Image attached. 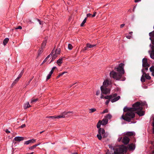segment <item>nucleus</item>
<instances>
[{
	"mask_svg": "<svg viewBox=\"0 0 154 154\" xmlns=\"http://www.w3.org/2000/svg\"><path fill=\"white\" fill-rule=\"evenodd\" d=\"M127 150L126 147L123 146H120L119 148H116L114 151L115 154H124Z\"/></svg>",
	"mask_w": 154,
	"mask_h": 154,
	"instance_id": "nucleus-4",
	"label": "nucleus"
},
{
	"mask_svg": "<svg viewBox=\"0 0 154 154\" xmlns=\"http://www.w3.org/2000/svg\"><path fill=\"white\" fill-rule=\"evenodd\" d=\"M62 63V59L60 58L57 61V63L59 66H60V64Z\"/></svg>",
	"mask_w": 154,
	"mask_h": 154,
	"instance_id": "nucleus-25",
	"label": "nucleus"
},
{
	"mask_svg": "<svg viewBox=\"0 0 154 154\" xmlns=\"http://www.w3.org/2000/svg\"><path fill=\"white\" fill-rule=\"evenodd\" d=\"M101 122L102 125H105L108 123V119L104 117L102 120L101 121Z\"/></svg>",
	"mask_w": 154,
	"mask_h": 154,
	"instance_id": "nucleus-17",
	"label": "nucleus"
},
{
	"mask_svg": "<svg viewBox=\"0 0 154 154\" xmlns=\"http://www.w3.org/2000/svg\"><path fill=\"white\" fill-rule=\"evenodd\" d=\"M46 118H51L52 119H56V116H47L46 117Z\"/></svg>",
	"mask_w": 154,
	"mask_h": 154,
	"instance_id": "nucleus-41",
	"label": "nucleus"
},
{
	"mask_svg": "<svg viewBox=\"0 0 154 154\" xmlns=\"http://www.w3.org/2000/svg\"><path fill=\"white\" fill-rule=\"evenodd\" d=\"M142 110H140L138 109L137 110L136 113L139 116H142L144 115L145 114L144 112L142 111Z\"/></svg>",
	"mask_w": 154,
	"mask_h": 154,
	"instance_id": "nucleus-15",
	"label": "nucleus"
},
{
	"mask_svg": "<svg viewBox=\"0 0 154 154\" xmlns=\"http://www.w3.org/2000/svg\"><path fill=\"white\" fill-rule=\"evenodd\" d=\"M38 100V98H35V99H33L32 98V100L31 101V102H30L31 103L33 104L34 103L36 102Z\"/></svg>",
	"mask_w": 154,
	"mask_h": 154,
	"instance_id": "nucleus-32",
	"label": "nucleus"
},
{
	"mask_svg": "<svg viewBox=\"0 0 154 154\" xmlns=\"http://www.w3.org/2000/svg\"><path fill=\"white\" fill-rule=\"evenodd\" d=\"M89 112L91 113L93 112L96 111V109L95 108H92L89 109Z\"/></svg>",
	"mask_w": 154,
	"mask_h": 154,
	"instance_id": "nucleus-34",
	"label": "nucleus"
},
{
	"mask_svg": "<svg viewBox=\"0 0 154 154\" xmlns=\"http://www.w3.org/2000/svg\"><path fill=\"white\" fill-rule=\"evenodd\" d=\"M7 133H10V131H9L8 129H7L6 130V131H5Z\"/></svg>",
	"mask_w": 154,
	"mask_h": 154,
	"instance_id": "nucleus-59",
	"label": "nucleus"
},
{
	"mask_svg": "<svg viewBox=\"0 0 154 154\" xmlns=\"http://www.w3.org/2000/svg\"><path fill=\"white\" fill-rule=\"evenodd\" d=\"M149 70L152 72V75L154 77V65L149 68Z\"/></svg>",
	"mask_w": 154,
	"mask_h": 154,
	"instance_id": "nucleus-20",
	"label": "nucleus"
},
{
	"mask_svg": "<svg viewBox=\"0 0 154 154\" xmlns=\"http://www.w3.org/2000/svg\"><path fill=\"white\" fill-rule=\"evenodd\" d=\"M56 67H55V66L53 67L52 68V69L51 70V71L50 72H51V71H52V72L51 73V74H52V73H53V72H54V70L55 69H56Z\"/></svg>",
	"mask_w": 154,
	"mask_h": 154,
	"instance_id": "nucleus-44",
	"label": "nucleus"
},
{
	"mask_svg": "<svg viewBox=\"0 0 154 154\" xmlns=\"http://www.w3.org/2000/svg\"><path fill=\"white\" fill-rule=\"evenodd\" d=\"M52 72H50L49 74L48 75L47 77L46 80H48L50 78L52 74H51Z\"/></svg>",
	"mask_w": 154,
	"mask_h": 154,
	"instance_id": "nucleus-35",
	"label": "nucleus"
},
{
	"mask_svg": "<svg viewBox=\"0 0 154 154\" xmlns=\"http://www.w3.org/2000/svg\"><path fill=\"white\" fill-rule=\"evenodd\" d=\"M100 89L102 92L104 94H108L110 92V90L107 88L106 87L101 86Z\"/></svg>",
	"mask_w": 154,
	"mask_h": 154,
	"instance_id": "nucleus-8",
	"label": "nucleus"
},
{
	"mask_svg": "<svg viewBox=\"0 0 154 154\" xmlns=\"http://www.w3.org/2000/svg\"><path fill=\"white\" fill-rule=\"evenodd\" d=\"M111 83H112L111 81L109 79H106L104 80L103 82V86H102L106 87L108 85H111Z\"/></svg>",
	"mask_w": 154,
	"mask_h": 154,
	"instance_id": "nucleus-10",
	"label": "nucleus"
},
{
	"mask_svg": "<svg viewBox=\"0 0 154 154\" xmlns=\"http://www.w3.org/2000/svg\"><path fill=\"white\" fill-rule=\"evenodd\" d=\"M38 21L39 22V23L40 25H43V23L42 22H41L39 20L37 19Z\"/></svg>",
	"mask_w": 154,
	"mask_h": 154,
	"instance_id": "nucleus-51",
	"label": "nucleus"
},
{
	"mask_svg": "<svg viewBox=\"0 0 154 154\" xmlns=\"http://www.w3.org/2000/svg\"><path fill=\"white\" fill-rule=\"evenodd\" d=\"M55 59H54V58H53V57H52V59L51 60V61L49 63H51V62H52V61H53V60H54Z\"/></svg>",
	"mask_w": 154,
	"mask_h": 154,
	"instance_id": "nucleus-64",
	"label": "nucleus"
},
{
	"mask_svg": "<svg viewBox=\"0 0 154 154\" xmlns=\"http://www.w3.org/2000/svg\"><path fill=\"white\" fill-rule=\"evenodd\" d=\"M43 48H42L41 47L39 49V50H38V53L37 57H38V56H39L40 55V54H42V53L43 52Z\"/></svg>",
	"mask_w": 154,
	"mask_h": 154,
	"instance_id": "nucleus-22",
	"label": "nucleus"
},
{
	"mask_svg": "<svg viewBox=\"0 0 154 154\" xmlns=\"http://www.w3.org/2000/svg\"><path fill=\"white\" fill-rule=\"evenodd\" d=\"M126 38H128L130 39L131 38V35H128L126 36Z\"/></svg>",
	"mask_w": 154,
	"mask_h": 154,
	"instance_id": "nucleus-53",
	"label": "nucleus"
},
{
	"mask_svg": "<svg viewBox=\"0 0 154 154\" xmlns=\"http://www.w3.org/2000/svg\"><path fill=\"white\" fill-rule=\"evenodd\" d=\"M51 54H49L48 55L44 60L42 63L41 65L43 64L45 62H46L48 60V59L50 57Z\"/></svg>",
	"mask_w": 154,
	"mask_h": 154,
	"instance_id": "nucleus-31",
	"label": "nucleus"
},
{
	"mask_svg": "<svg viewBox=\"0 0 154 154\" xmlns=\"http://www.w3.org/2000/svg\"><path fill=\"white\" fill-rule=\"evenodd\" d=\"M73 47L72 46L71 44H69L68 45V48L69 50H71L72 49Z\"/></svg>",
	"mask_w": 154,
	"mask_h": 154,
	"instance_id": "nucleus-40",
	"label": "nucleus"
},
{
	"mask_svg": "<svg viewBox=\"0 0 154 154\" xmlns=\"http://www.w3.org/2000/svg\"><path fill=\"white\" fill-rule=\"evenodd\" d=\"M96 12H94V13L92 15V17H94L96 15Z\"/></svg>",
	"mask_w": 154,
	"mask_h": 154,
	"instance_id": "nucleus-55",
	"label": "nucleus"
},
{
	"mask_svg": "<svg viewBox=\"0 0 154 154\" xmlns=\"http://www.w3.org/2000/svg\"><path fill=\"white\" fill-rule=\"evenodd\" d=\"M104 96L103 95H102V94H101V96H100V98L101 99H103L104 98Z\"/></svg>",
	"mask_w": 154,
	"mask_h": 154,
	"instance_id": "nucleus-58",
	"label": "nucleus"
},
{
	"mask_svg": "<svg viewBox=\"0 0 154 154\" xmlns=\"http://www.w3.org/2000/svg\"><path fill=\"white\" fill-rule=\"evenodd\" d=\"M120 98V96H118L117 97L116 96V97H113V98L111 99L110 101L112 103H114L118 101Z\"/></svg>",
	"mask_w": 154,
	"mask_h": 154,
	"instance_id": "nucleus-18",
	"label": "nucleus"
},
{
	"mask_svg": "<svg viewBox=\"0 0 154 154\" xmlns=\"http://www.w3.org/2000/svg\"><path fill=\"white\" fill-rule=\"evenodd\" d=\"M124 64L123 63H121L119 65L116 66L114 68V70L117 72L121 74L122 75L125 73V71L124 69Z\"/></svg>",
	"mask_w": 154,
	"mask_h": 154,
	"instance_id": "nucleus-5",
	"label": "nucleus"
},
{
	"mask_svg": "<svg viewBox=\"0 0 154 154\" xmlns=\"http://www.w3.org/2000/svg\"><path fill=\"white\" fill-rule=\"evenodd\" d=\"M87 17H91L92 16V15L90 14H87Z\"/></svg>",
	"mask_w": 154,
	"mask_h": 154,
	"instance_id": "nucleus-50",
	"label": "nucleus"
},
{
	"mask_svg": "<svg viewBox=\"0 0 154 154\" xmlns=\"http://www.w3.org/2000/svg\"><path fill=\"white\" fill-rule=\"evenodd\" d=\"M47 40L46 39H45L43 42L42 43V44L41 47L42 48H44L45 46L46 45V44L47 43Z\"/></svg>",
	"mask_w": 154,
	"mask_h": 154,
	"instance_id": "nucleus-23",
	"label": "nucleus"
},
{
	"mask_svg": "<svg viewBox=\"0 0 154 154\" xmlns=\"http://www.w3.org/2000/svg\"><path fill=\"white\" fill-rule=\"evenodd\" d=\"M125 134L129 136H132L134 135V133L132 132H127Z\"/></svg>",
	"mask_w": 154,
	"mask_h": 154,
	"instance_id": "nucleus-24",
	"label": "nucleus"
},
{
	"mask_svg": "<svg viewBox=\"0 0 154 154\" xmlns=\"http://www.w3.org/2000/svg\"><path fill=\"white\" fill-rule=\"evenodd\" d=\"M63 75V73H60L59 75L60 76H61L62 75Z\"/></svg>",
	"mask_w": 154,
	"mask_h": 154,
	"instance_id": "nucleus-62",
	"label": "nucleus"
},
{
	"mask_svg": "<svg viewBox=\"0 0 154 154\" xmlns=\"http://www.w3.org/2000/svg\"><path fill=\"white\" fill-rule=\"evenodd\" d=\"M125 25V24H122L121 25H120V27L121 28H122Z\"/></svg>",
	"mask_w": 154,
	"mask_h": 154,
	"instance_id": "nucleus-57",
	"label": "nucleus"
},
{
	"mask_svg": "<svg viewBox=\"0 0 154 154\" xmlns=\"http://www.w3.org/2000/svg\"><path fill=\"white\" fill-rule=\"evenodd\" d=\"M100 90H98V91H97L96 92V95H97V96H98V95L100 94Z\"/></svg>",
	"mask_w": 154,
	"mask_h": 154,
	"instance_id": "nucleus-48",
	"label": "nucleus"
},
{
	"mask_svg": "<svg viewBox=\"0 0 154 154\" xmlns=\"http://www.w3.org/2000/svg\"><path fill=\"white\" fill-rule=\"evenodd\" d=\"M19 79H17V78L14 81V82H13V84H16L18 82V81H19Z\"/></svg>",
	"mask_w": 154,
	"mask_h": 154,
	"instance_id": "nucleus-47",
	"label": "nucleus"
},
{
	"mask_svg": "<svg viewBox=\"0 0 154 154\" xmlns=\"http://www.w3.org/2000/svg\"><path fill=\"white\" fill-rule=\"evenodd\" d=\"M54 52V50H53L51 53L50 54H51V56H52V57H53V58L54 59H55L57 57V54H56Z\"/></svg>",
	"mask_w": 154,
	"mask_h": 154,
	"instance_id": "nucleus-19",
	"label": "nucleus"
},
{
	"mask_svg": "<svg viewBox=\"0 0 154 154\" xmlns=\"http://www.w3.org/2000/svg\"><path fill=\"white\" fill-rule=\"evenodd\" d=\"M23 73L24 71L23 70L21 71L18 77L17 78V79H19L22 77Z\"/></svg>",
	"mask_w": 154,
	"mask_h": 154,
	"instance_id": "nucleus-27",
	"label": "nucleus"
},
{
	"mask_svg": "<svg viewBox=\"0 0 154 154\" xmlns=\"http://www.w3.org/2000/svg\"><path fill=\"white\" fill-rule=\"evenodd\" d=\"M36 141L35 139H31L25 142L24 144L28 145L31 143H34Z\"/></svg>",
	"mask_w": 154,
	"mask_h": 154,
	"instance_id": "nucleus-16",
	"label": "nucleus"
},
{
	"mask_svg": "<svg viewBox=\"0 0 154 154\" xmlns=\"http://www.w3.org/2000/svg\"><path fill=\"white\" fill-rule=\"evenodd\" d=\"M129 148L131 150H134L135 148V145L133 143H131L128 146Z\"/></svg>",
	"mask_w": 154,
	"mask_h": 154,
	"instance_id": "nucleus-21",
	"label": "nucleus"
},
{
	"mask_svg": "<svg viewBox=\"0 0 154 154\" xmlns=\"http://www.w3.org/2000/svg\"><path fill=\"white\" fill-rule=\"evenodd\" d=\"M149 66H147V67H145V68L143 69H144V71L145 72H146L148 70V68Z\"/></svg>",
	"mask_w": 154,
	"mask_h": 154,
	"instance_id": "nucleus-45",
	"label": "nucleus"
},
{
	"mask_svg": "<svg viewBox=\"0 0 154 154\" xmlns=\"http://www.w3.org/2000/svg\"><path fill=\"white\" fill-rule=\"evenodd\" d=\"M108 112V110L107 109H105L103 112L101 113V114H104L106 113H107Z\"/></svg>",
	"mask_w": 154,
	"mask_h": 154,
	"instance_id": "nucleus-42",
	"label": "nucleus"
},
{
	"mask_svg": "<svg viewBox=\"0 0 154 154\" xmlns=\"http://www.w3.org/2000/svg\"><path fill=\"white\" fill-rule=\"evenodd\" d=\"M110 100H107L106 101V102H105V104L106 105H108L109 103V101H110Z\"/></svg>",
	"mask_w": 154,
	"mask_h": 154,
	"instance_id": "nucleus-49",
	"label": "nucleus"
},
{
	"mask_svg": "<svg viewBox=\"0 0 154 154\" xmlns=\"http://www.w3.org/2000/svg\"><path fill=\"white\" fill-rule=\"evenodd\" d=\"M72 112H63L60 115L56 116V119H59L61 118H65L68 117L72 116Z\"/></svg>",
	"mask_w": 154,
	"mask_h": 154,
	"instance_id": "nucleus-7",
	"label": "nucleus"
},
{
	"mask_svg": "<svg viewBox=\"0 0 154 154\" xmlns=\"http://www.w3.org/2000/svg\"><path fill=\"white\" fill-rule=\"evenodd\" d=\"M9 39L8 38H6L5 39H4L3 41V44L4 45H5L9 41Z\"/></svg>",
	"mask_w": 154,
	"mask_h": 154,
	"instance_id": "nucleus-26",
	"label": "nucleus"
},
{
	"mask_svg": "<svg viewBox=\"0 0 154 154\" xmlns=\"http://www.w3.org/2000/svg\"><path fill=\"white\" fill-rule=\"evenodd\" d=\"M24 139V137H16L14 139V140L18 142H20L21 141L23 140Z\"/></svg>",
	"mask_w": 154,
	"mask_h": 154,
	"instance_id": "nucleus-14",
	"label": "nucleus"
},
{
	"mask_svg": "<svg viewBox=\"0 0 154 154\" xmlns=\"http://www.w3.org/2000/svg\"><path fill=\"white\" fill-rule=\"evenodd\" d=\"M22 29V27L21 26H19L15 28L16 29Z\"/></svg>",
	"mask_w": 154,
	"mask_h": 154,
	"instance_id": "nucleus-52",
	"label": "nucleus"
},
{
	"mask_svg": "<svg viewBox=\"0 0 154 154\" xmlns=\"http://www.w3.org/2000/svg\"><path fill=\"white\" fill-rule=\"evenodd\" d=\"M110 77L113 78L116 80L124 81L125 80V77L122 78V75L121 74L116 72L114 70L111 71L109 73Z\"/></svg>",
	"mask_w": 154,
	"mask_h": 154,
	"instance_id": "nucleus-3",
	"label": "nucleus"
},
{
	"mask_svg": "<svg viewBox=\"0 0 154 154\" xmlns=\"http://www.w3.org/2000/svg\"><path fill=\"white\" fill-rule=\"evenodd\" d=\"M101 120H99L97 125V127L99 128L98 132V134L97 135V137L99 140H101L102 137L103 138H105L107 137L108 134L105 133L104 130L101 128H100L101 125H102Z\"/></svg>",
	"mask_w": 154,
	"mask_h": 154,
	"instance_id": "nucleus-2",
	"label": "nucleus"
},
{
	"mask_svg": "<svg viewBox=\"0 0 154 154\" xmlns=\"http://www.w3.org/2000/svg\"><path fill=\"white\" fill-rule=\"evenodd\" d=\"M60 48H57L55 51H54V52L58 55L60 53Z\"/></svg>",
	"mask_w": 154,
	"mask_h": 154,
	"instance_id": "nucleus-33",
	"label": "nucleus"
},
{
	"mask_svg": "<svg viewBox=\"0 0 154 154\" xmlns=\"http://www.w3.org/2000/svg\"><path fill=\"white\" fill-rule=\"evenodd\" d=\"M140 106H141L142 107L145 106H146L147 105L145 102H141L140 103Z\"/></svg>",
	"mask_w": 154,
	"mask_h": 154,
	"instance_id": "nucleus-38",
	"label": "nucleus"
},
{
	"mask_svg": "<svg viewBox=\"0 0 154 154\" xmlns=\"http://www.w3.org/2000/svg\"><path fill=\"white\" fill-rule=\"evenodd\" d=\"M141 71L142 73V75L141 78V81L142 82H145V78L147 80H150L151 79V77L148 74L146 73V72L144 71L143 69H142Z\"/></svg>",
	"mask_w": 154,
	"mask_h": 154,
	"instance_id": "nucleus-6",
	"label": "nucleus"
},
{
	"mask_svg": "<svg viewBox=\"0 0 154 154\" xmlns=\"http://www.w3.org/2000/svg\"><path fill=\"white\" fill-rule=\"evenodd\" d=\"M86 20H87V18H85L84 19V20H83V22H82V23L81 24V26H83L84 25V24H85V22H86Z\"/></svg>",
	"mask_w": 154,
	"mask_h": 154,
	"instance_id": "nucleus-36",
	"label": "nucleus"
},
{
	"mask_svg": "<svg viewBox=\"0 0 154 154\" xmlns=\"http://www.w3.org/2000/svg\"><path fill=\"white\" fill-rule=\"evenodd\" d=\"M141 0H135V2H138L140 1Z\"/></svg>",
	"mask_w": 154,
	"mask_h": 154,
	"instance_id": "nucleus-61",
	"label": "nucleus"
},
{
	"mask_svg": "<svg viewBox=\"0 0 154 154\" xmlns=\"http://www.w3.org/2000/svg\"><path fill=\"white\" fill-rule=\"evenodd\" d=\"M19 79H17V78L14 81V82H13V84H16L18 82V81H19Z\"/></svg>",
	"mask_w": 154,
	"mask_h": 154,
	"instance_id": "nucleus-46",
	"label": "nucleus"
},
{
	"mask_svg": "<svg viewBox=\"0 0 154 154\" xmlns=\"http://www.w3.org/2000/svg\"><path fill=\"white\" fill-rule=\"evenodd\" d=\"M140 102H137L134 104L132 106L133 108L125 107L123 109L125 112H127L125 115H122L121 119L128 122H130L132 119L135 117V114L134 112L138 109L142 110L143 107L140 106Z\"/></svg>",
	"mask_w": 154,
	"mask_h": 154,
	"instance_id": "nucleus-1",
	"label": "nucleus"
},
{
	"mask_svg": "<svg viewBox=\"0 0 154 154\" xmlns=\"http://www.w3.org/2000/svg\"><path fill=\"white\" fill-rule=\"evenodd\" d=\"M87 47H88V48H91L96 46V45H91L89 43H87Z\"/></svg>",
	"mask_w": 154,
	"mask_h": 154,
	"instance_id": "nucleus-29",
	"label": "nucleus"
},
{
	"mask_svg": "<svg viewBox=\"0 0 154 154\" xmlns=\"http://www.w3.org/2000/svg\"><path fill=\"white\" fill-rule=\"evenodd\" d=\"M109 147L111 149H113L114 150L115 149L114 148H113L112 147V146L111 145H109Z\"/></svg>",
	"mask_w": 154,
	"mask_h": 154,
	"instance_id": "nucleus-54",
	"label": "nucleus"
},
{
	"mask_svg": "<svg viewBox=\"0 0 154 154\" xmlns=\"http://www.w3.org/2000/svg\"><path fill=\"white\" fill-rule=\"evenodd\" d=\"M24 106L26 109L28 108L31 106L29 104V102H27L26 104H25Z\"/></svg>",
	"mask_w": 154,
	"mask_h": 154,
	"instance_id": "nucleus-30",
	"label": "nucleus"
},
{
	"mask_svg": "<svg viewBox=\"0 0 154 154\" xmlns=\"http://www.w3.org/2000/svg\"><path fill=\"white\" fill-rule=\"evenodd\" d=\"M30 83V81H29L28 82H26V85H29V84Z\"/></svg>",
	"mask_w": 154,
	"mask_h": 154,
	"instance_id": "nucleus-60",
	"label": "nucleus"
},
{
	"mask_svg": "<svg viewBox=\"0 0 154 154\" xmlns=\"http://www.w3.org/2000/svg\"><path fill=\"white\" fill-rule=\"evenodd\" d=\"M129 138L126 136L124 137L122 140V143H123L124 144H128L129 143Z\"/></svg>",
	"mask_w": 154,
	"mask_h": 154,
	"instance_id": "nucleus-12",
	"label": "nucleus"
},
{
	"mask_svg": "<svg viewBox=\"0 0 154 154\" xmlns=\"http://www.w3.org/2000/svg\"><path fill=\"white\" fill-rule=\"evenodd\" d=\"M88 48V47H87V45L86 44V47H84V48H83L82 49V51H86L87 50V49Z\"/></svg>",
	"mask_w": 154,
	"mask_h": 154,
	"instance_id": "nucleus-43",
	"label": "nucleus"
},
{
	"mask_svg": "<svg viewBox=\"0 0 154 154\" xmlns=\"http://www.w3.org/2000/svg\"><path fill=\"white\" fill-rule=\"evenodd\" d=\"M152 44L154 45V40L152 41ZM151 48L152 51L150 54V56L151 58L154 60V45H152Z\"/></svg>",
	"mask_w": 154,
	"mask_h": 154,
	"instance_id": "nucleus-9",
	"label": "nucleus"
},
{
	"mask_svg": "<svg viewBox=\"0 0 154 154\" xmlns=\"http://www.w3.org/2000/svg\"><path fill=\"white\" fill-rule=\"evenodd\" d=\"M37 146V145H34L33 146L29 147V149L30 150H32L33 149H35Z\"/></svg>",
	"mask_w": 154,
	"mask_h": 154,
	"instance_id": "nucleus-39",
	"label": "nucleus"
},
{
	"mask_svg": "<svg viewBox=\"0 0 154 154\" xmlns=\"http://www.w3.org/2000/svg\"><path fill=\"white\" fill-rule=\"evenodd\" d=\"M142 62V66L143 67H147L149 66V64L147 62V60L146 58H143V59Z\"/></svg>",
	"mask_w": 154,
	"mask_h": 154,
	"instance_id": "nucleus-11",
	"label": "nucleus"
},
{
	"mask_svg": "<svg viewBox=\"0 0 154 154\" xmlns=\"http://www.w3.org/2000/svg\"><path fill=\"white\" fill-rule=\"evenodd\" d=\"M117 96V94L115 93L112 95H107L105 96L104 98L106 99L110 100L111 99L113 98V97H115Z\"/></svg>",
	"mask_w": 154,
	"mask_h": 154,
	"instance_id": "nucleus-13",
	"label": "nucleus"
},
{
	"mask_svg": "<svg viewBox=\"0 0 154 154\" xmlns=\"http://www.w3.org/2000/svg\"><path fill=\"white\" fill-rule=\"evenodd\" d=\"M112 117V115L109 114L106 115L105 116V118L108 119V120L111 119Z\"/></svg>",
	"mask_w": 154,
	"mask_h": 154,
	"instance_id": "nucleus-28",
	"label": "nucleus"
},
{
	"mask_svg": "<svg viewBox=\"0 0 154 154\" xmlns=\"http://www.w3.org/2000/svg\"><path fill=\"white\" fill-rule=\"evenodd\" d=\"M63 75V73H60L59 75L60 76H61L62 75Z\"/></svg>",
	"mask_w": 154,
	"mask_h": 154,
	"instance_id": "nucleus-63",
	"label": "nucleus"
},
{
	"mask_svg": "<svg viewBox=\"0 0 154 154\" xmlns=\"http://www.w3.org/2000/svg\"><path fill=\"white\" fill-rule=\"evenodd\" d=\"M25 126H26V125L25 124H23L20 126V127L22 128H23L25 127Z\"/></svg>",
	"mask_w": 154,
	"mask_h": 154,
	"instance_id": "nucleus-56",
	"label": "nucleus"
},
{
	"mask_svg": "<svg viewBox=\"0 0 154 154\" xmlns=\"http://www.w3.org/2000/svg\"><path fill=\"white\" fill-rule=\"evenodd\" d=\"M149 35L151 37H154V31H152L151 32H150L149 33Z\"/></svg>",
	"mask_w": 154,
	"mask_h": 154,
	"instance_id": "nucleus-37",
	"label": "nucleus"
}]
</instances>
